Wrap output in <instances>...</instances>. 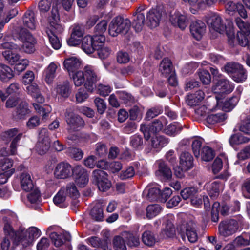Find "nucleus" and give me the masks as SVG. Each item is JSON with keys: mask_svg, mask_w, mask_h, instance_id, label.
Here are the masks:
<instances>
[{"mask_svg": "<svg viewBox=\"0 0 250 250\" xmlns=\"http://www.w3.org/2000/svg\"><path fill=\"white\" fill-rule=\"evenodd\" d=\"M59 15L56 9H52L51 15L48 19V25L46 29V33L52 47L59 49L61 46L60 41L57 34H61L64 30V27L58 23Z\"/></svg>", "mask_w": 250, "mask_h": 250, "instance_id": "nucleus-1", "label": "nucleus"}, {"mask_svg": "<svg viewBox=\"0 0 250 250\" xmlns=\"http://www.w3.org/2000/svg\"><path fill=\"white\" fill-rule=\"evenodd\" d=\"M131 26L130 21L121 16L114 18L109 25V34L115 37L120 33L125 34L129 30Z\"/></svg>", "mask_w": 250, "mask_h": 250, "instance_id": "nucleus-2", "label": "nucleus"}, {"mask_svg": "<svg viewBox=\"0 0 250 250\" xmlns=\"http://www.w3.org/2000/svg\"><path fill=\"white\" fill-rule=\"evenodd\" d=\"M167 124V119L165 117H161L154 120L150 125L141 124L140 130L144 134L145 139L148 140L152 133L162 130Z\"/></svg>", "mask_w": 250, "mask_h": 250, "instance_id": "nucleus-3", "label": "nucleus"}, {"mask_svg": "<svg viewBox=\"0 0 250 250\" xmlns=\"http://www.w3.org/2000/svg\"><path fill=\"white\" fill-rule=\"evenodd\" d=\"M85 79L84 86L86 90L92 92L96 88V83L100 79L95 68L91 65H86L84 68Z\"/></svg>", "mask_w": 250, "mask_h": 250, "instance_id": "nucleus-4", "label": "nucleus"}, {"mask_svg": "<svg viewBox=\"0 0 250 250\" xmlns=\"http://www.w3.org/2000/svg\"><path fill=\"white\" fill-rule=\"evenodd\" d=\"M92 178L101 191H107L111 187V183L107 178V173L102 170H94L92 172Z\"/></svg>", "mask_w": 250, "mask_h": 250, "instance_id": "nucleus-5", "label": "nucleus"}, {"mask_svg": "<svg viewBox=\"0 0 250 250\" xmlns=\"http://www.w3.org/2000/svg\"><path fill=\"white\" fill-rule=\"evenodd\" d=\"M22 133L20 132L17 128L8 130L3 133L2 137L3 140L11 141L10 146V151L11 155H15L17 152V143L22 136Z\"/></svg>", "mask_w": 250, "mask_h": 250, "instance_id": "nucleus-6", "label": "nucleus"}, {"mask_svg": "<svg viewBox=\"0 0 250 250\" xmlns=\"http://www.w3.org/2000/svg\"><path fill=\"white\" fill-rule=\"evenodd\" d=\"M65 121L68 125V132L79 131L85 125L83 120L78 115L67 111L65 115Z\"/></svg>", "mask_w": 250, "mask_h": 250, "instance_id": "nucleus-7", "label": "nucleus"}, {"mask_svg": "<svg viewBox=\"0 0 250 250\" xmlns=\"http://www.w3.org/2000/svg\"><path fill=\"white\" fill-rule=\"evenodd\" d=\"M41 235V231L36 227H32L28 229H21V235L20 243L23 247H26L32 245L34 239L39 237Z\"/></svg>", "mask_w": 250, "mask_h": 250, "instance_id": "nucleus-8", "label": "nucleus"}, {"mask_svg": "<svg viewBox=\"0 0 250 250\" xmlns=\"http://www.w3.org/2000/svg\"><path fill=\"white\" fill-rule=\"evenodd\" d=\"M19 39L22 42V49L27 53L34 51L35 39L26 29L22 28L19 32Z\"/></svg>", "mask_w": 250, "mask_h": 250, "instance_id": "nucleus-9", "label": "nucleus"}, {"mask_svg": "<svg viewBox=\"0 0 250 250\" xmlns=\"http://www.w3.org/2000/svg\"><path fill=\"white\" fill-rule=\"evenodd\" d=\"M238 229V223L234 219L222 222L219 225V233L225 237H229L234 234Z\"/></svg>", "mask_w": 250, "mask_h": 250, "instance_id": "nucleus-10", "label": "nucleus"}, {"mask_svg": "<svg viewBox=\"0 0 250 250\" xmlns=\"http://www.w3.org/2000/svg\"><path fill=\"white\" fill-rule=\"evenodd\" d=\"M1 47L3 49H8L10 50H5L2 52V55L11 64H14L15 63L20 60V55L18 54L13 53L11 50H18L20 47L12 42H6L1 44Z\"/></svg>", "mask_w": 250, "mask_h": 250, "instance_id": "nucleus-11", "label": "nucleus"}, {"mask_svg": "<svg viewBox=\"0 0 250 250\" xmlns=\"http://www.w3.org/2000/svg\"><path fill=\"white\" fill-rule=\"evenodd\" d=\"M50 146V141L48 130L42 128L39 132L38 141L36 146L37 150L40 154L43 155L49 149Z\"/></svg>", "mask_w": 250, "mask_h": 250, "instance_id": "nucleus-12", "label": "nucleus"}, {"mask_svg": "<svg viewBox=\"0 0 250 250\" xmlns=\"http://www.w3.org/2000/svg\"><path fill=\"white\" fill-rule=\"evenodd\" d=\"M234 88V84L226 79H222L218 81L215 85L212 87V91L215 94H229Z\"/></svg>", "mask_w": 250, "mask_h": 250, "instance_id": "nucleus-13", "label": "nucleus"}, {"mask_svg": "<svg viewBox=\"0 0 250 250\" xmlns=\"http://www.w3.org/2000/svg\"><path fill=\"white\" fill-rule=\"evenodd\" d=\"M73 170L69 163L62 162L57 165L54 174L57 179H65L71 175Z\"/></svg>", "mask_w": 250, "mask_h": 250, "instance_id": "nucleus-14", "label": "nucleus"}, {"mask_svg": "<svg viewBox=\"0 0 250 250\" xmlns=\"http://www.w3.org/2000/svg\"><path fill=\"white\" fill-rule=\"evenodd\" d=\"M73 173L77 184L83 187L88 182V176L87 170L81 166H77L73 168Z\"/></svg>", "mask_w": 250, "mask_h": 250, "instance_id": "nucleus-15", "label": "nucleus"}, {"mask_svg": "<svg viewBox=\"0 0 250 250\" xmlns=\"http://www.w3.org/2000/svg\"><path fill=\"white\" fill-rule=\"evenodd\" d=\"M207 23L211 28L220 33H223L226 28L222 18L216 14L211 15L208 20Z\"/></svg>", "mask_w": 250, "mask_h": 250, "instance_id": "nucleus-16", "label": "nucleus"}, {"mask_svg": "<svg viewBox=\"0 0 250 250\" xmlns=\"http://www.w3.org/2000/svg\"><path fill=\"white\" fill-rule=\"evenodd\" d=\"M4 224L3 226V231L5 237L9 238L14 240L17 244H20L21 235V229L18 231H15L9 222L3 219Z\"/></svg>", "mask_w": 250, "mask_h": 250, "instance_id": "nucleus-17", "label": "nucleus"}, {"mask_svg": "<svg viewBox=\"0 0 250 250\" xmlns=\"http://www.w3.org/2000/svg\"><path fill=\"white\" fill-rule=\"evenodd\" d=\"M190 32L197 40H200L206 30L205 23L201 21H193L190 26Z\"/></svg>", "mask_w": 250, "mask_h": 250, "instance_id": "nucleus-18", "label": "nucleus"}, {"mask_svg": "<svg viewBox=\"0 0 250 250\" xmlns=\"http://www.w3.org/2000/svg\"><path fill=\"white\" fill-rule=\"evenodd\" d=\"M63 64L69 76H71V73L78 71L81 66V61L77 57H72L66 59L64 61Z\"/></svg>", "mask_w": 250, "mask_h": 250, "instance_id": "nucleus-19", "label": "nucleus"}, {"mask_svg": "<svg viewBox=\"0 0 250 250\" xmlns=\"http://www.w3.org/2000/svg\"><path fill=\"white\" fill-rule=\"evenodd\" d=\"M170 21L173 25L177 26L181 30H184L188 24L187 16L179 12H175L171 15Z\"/></svg>", "mask_w": 250, "mask_h": 250, "instance_id": "nucleus-20", "label": "nucleus"}, {"mask_svg": "<svg viewBox=\"0 0 250 250\" xmlns=\"http://www.w3.org/2000/svg\"><path fill=\"white\" fill-rule=\"evenodd\" d=\"M193 157L187 151H183L179 156V165L184 169L189 170L193 167Z\"/></svg>", "mask_w": 250, "mask_h": 250, "instance_id": "nucleus-21", "label": "nucleus"}, {"mask_svg": "<svg viewBox=\"0 0 250 250\" xmlns=\"http://www.w3.org/2000/svg\"><path fill=\"white\" fill-rule=\"evenodd\" d=\"M222 185L218 181H215L206 184L208 192L210 198L214 200L219 196L222 190Z\"/></svg>", "mask_w": 250, "mask_h": 250, "instance_id": "nucleus-22", "label": "nucleus"}, {"mask_svg": "<svg viewBox=\"0 0 250 250\" xmlns=\"http://www.w3.org/2000/svg\"><path fill=\"white\" fill-rule=\"evenodd\" d=\"M20 180L21 187L23 190L29 192L33 189V183L30 175L28 172L21 173L20 177Z\"/></svg>", "mask_w": 250, "mask_h": 250, "instance_id": "nucleus-23", "label": "nucleus"}, {"mask_svg": "<svg viewBox=\"0 0 250 250\" xmlns=\"http://www.w3.org/2000/svg\"><path fill=\"white\" fill-rule=\"evenodd\" d=\"M30 113L28 104L25 102H21L13 112L12 115L15 120L21 119Z\"/></svg>", "mask_w": 250, "mask_h": 250, "instance_id": "nucleus-24", "label": "nucleus"}, {"mask_svg": "<svg viewBox=\"0 0 250 250\" xmlns=\"http://www.w3.org/2000/svg\"><path fill=\"white\" fill-rule=\"evenodd\" d=\"M161 18V13L157 10L151 9L147 14L146 19L148 20V25L151 28H155L159 24Z\"/></svg>", "mask_w": 250, "mask_h": 250, "instance_id": "nucleus-25", "label": "nucleus"}, {"mask_svg": "<svg viewBox=\"0 0 250 250\" xmlns=\"http://www.w3.org/2000/svg\"><path fill=\"white\" fill-rule=\"evenodd\" d=\"M195 224L190 221L187 223L185 226L183 225L184 228L186 229V234L188 240L191 243H195L198 239V235L195 229Z\"/></svg>", "mask_w": 250, "mask_h": 250, "instance_id": "nucleus-26", "label": "nucleus"}, {"mask_svg": "<svg viewBox=\"0 0 250 250\" xmlns=\"http://www.w3.org/2000/svg\"><path fill=\"white\" fill-rule=\"evenodd\" d=\"M173 66L172 62L167 58H164L159 65V70L162 75L165 77L168 76L172 72Z\"/></svg>", "mask_w": 250, "mask_h": 250, "instance_id": "nucleus-27", "label": "nucleus"}, {"mask_svg": "<svg viewBox=\"0 0 250 250\" xmlns=\"http://www.w3.org/2000/svg\"><path fill=\"white\" fill-rule=\"evenodd\" d=\"M158 170L156 172L158 176H163L167 179H169L172 176V171L170 168L162 160L157 161Z\"/></svg>", "mask_w": 250, "mask_h": 250, "instance_id": "nucleus-28", "label": "nucleus"}, {"mask_svg": "<svg viewBox=\"0 0 250 250\" xmlns=\"http://www.w3.org/2000/svg\"><path fill=\"white\" fill-rule=\"evenodd\" d=\"M57 68L58 64L54 62H51L44 70L45 81L47 83L50 84L52 83L56 76Z\"/></svg>", "mask_w": 250, "mask_h": 250, "instance_id": "nucleus-29", "label": "nucleus"}, {"mask_svg": "<svg viewBox=\"0 0 250 250\" xmlns=\"http://www.w3.org/2000/svg\"><path fill=\"white\" fill-rule=\"evenodd\" d=\"M50 237L56 247H60L63 244L64 241H70L71 239L70 235L67 233L58 235L56 232H51L50 234Z\"/></svg>", "mask_w": 250, "mask_h": 250, "instance_id": "nucleus-30", "label": "nucleus"}, {"mask_svg": "<svg viewBox=\"0 0 250 250\" xmlns=\"http://www.w3.org/2000/svg\"><path fill=\"white\" fill-rule=\"evenodd\" d=\"M29 94L35 98L39 103H43L45 101L44 98L41 94L40 91L36 83L32 84L26 87Z\"/></svg>", "mask_w": 250, "mask_h": 250, "instance_id": "nucleus-31", "label": "nucleus"}, {"mask_svg": "<svg viewBox=\"0 0 250 250\" xmlns=\"http://www.w3.org/2000/svg\"><path fill=\"white\" fill-rule=\"evenodd\" d=\"M23 24L31 30H34L36 27L34 13L32 11H27L23 17Z\"/></svg>", "mask_w": 250, "mask_h": 250, "instance_id": "nucleus-32", "label": "nucleus"}, {"mask_svg": "<svg viewBox=\"0 0 250 250\" xmlns=\"http://www.w3.org/2000/svg\"><path fill=\"white\" fill-rule=\"evenodd\" d=\"M241 120L239 130L244 133L250 134V111L247 113H243L241 115Z\"/></svg>", "mask_w": 250, "mask_h": 250, "instance_id": "nucleus-33", "label": "nucleus"}, {"mask_svg": "<svg viewBox=\"0 0 250 250\" xmlns=\"http://www.w3.org/2000/svg\"><path fill=\"white\" fill-rule=\"evenodd\" d=\"M95 45L92 42V36H86L82 40V47L83 50L87 54H91L95 50Z\"/></svg>", "mask_w": 250, "mask_h": 250, "instance_id": "nucleus-34", "label": "nucleus"}, {"mask_svg": "<svg viewBox=\"0 0 250 250\" xmlns=\"http://www.w3.org/2000/svg\"><path fill=\"white\" fill-rule=\"evenodd\" d=\"M146 195V198L150 201L160 200V190L156 187L149 188H146L143 192Z\"/></svg>", "mask_w": 250, "mask_h": 250, "instance_id": "nucleus-35", "label": "nucleus"}, {"mask_svg": "<svg viewBox=\"0 0 250 250\" xmlns=\"http://www.w3.org/2000/svg\"><path fill=\"white\" fill-rule=\"evenodd\" d=\"M87 240L93 247L100 248L104 250H111L105 240H102L97 237L92 236L88 238Z\"/></svg>", "mask_w": 250, "mask_h": 250, "instance_id": "nucleus-36", "label": "nucleus"}, {"mask_svg": "<svg viewBox=\"0 0 250 250\" xmlns=\"http://www.w3.org/2000/svg\"><path fill=\"white\" fill-rule=\"evenodd\" d=\"M169 141L165 137L161 135H155L151 139V145L155 148L159 149L168 144Z\"/></svg>", "mask_w": 250, "mask_h": 250, "instance_id": "nucleus-37", "label": "nucleus"}, {"mask_svg": "<svg viewBox=\"0 0 250 250\" xmlns=\"http://www.w3.org/2000/svg\"><path fill=\"white\" fill-rule=\"evenodd\" d=\"M236 91L238 92L239 95L235 96L229 98V100L226 101L224 103V108L227 111H230L233 109L239 101V95L242 92L241 88L240 87H238Z\"/></svg>", "mask_w": 250, "mask_h": 250, "instance_id": "nucleus-38", "label": "nucleus"}, {"mask_svg": "<svg viewBox=\"0 0 250 250\" xmlns=\"http://www.w3.org/2000/svg\"><path fill=\"white\" fill-rule=\"evenodd\" d=\"M68 132L67 139L76 144L82 143L84 142L86 139V134L79 131H72L71 132Z\"/></svg>", "mask_w": 250, "mask_h": 250, "instance_id": "nucleus-39", "label": "nucleus"}, {"mask_svg": "<svg viewBox=\"0 0 250 250\" xmlns=\"http://www.w3.org/2000/svg\"><path fill=\"white\" fill-rule=\"evenodd\" d=\"M161 234L163 238H171L175 236V228L173 224L169 219H167L165 227L162 230Z\"/></svg>", "mask_w": 250, "mask_h": 250, "instance_id": "nucleus-40", "label": "nucleus"}, {"mask_svg": "<svg viewBox=\"0 0 250 250\" xmlns=\"http://www.w3.org/2000/svg\"><path fill=\"white\" fill-rule=\"evenodd\" d=\"M14 76L12 69L7 65L0 64V79L2 81H7Z\"/></svg>", "mask_w": 250, "mask_h": 250, "instance_id": "nucleus-41", "label": "nucleus"}, {"mask_svg": "<svg viewBox=\"0 0 250 250\" xmlns=\"http://www.w3.org/2000/svg\"><path fill=\"white\" fill-rule=\"evenodd\" d=\"M226 118V114L224 112L211 114L208 116L206 118V121L209 124L214 125L223 122Z\"/></svg>", "mask_w": 250, "mask_h": 250, "instance_id": "nucleus-42", "label": "nucleus"}, {"mask_svg": "<svg viewBox=\"0 0 250 250\" xmlns=\"http://www.w3.org/2000/svg\"><path fill=\"white\" fill-rule=\"evenodd\" d=\"M143 139L138 134H135L130 137V146L134 149H141L143 146Z\"/></svg>", "mask_w": 250, "mask_h": 250, "instance_id": "nucleus-43", "label": "nucleus"}, {"mask_svg": "<svg viewBox=\"0 0 250 250\" xmlns=\"http://www.w3.org/2000/svg\"><path fill=\"white\" fill-rule=\"evenodd\" d=\"M162 208L158 204L148 205L146 208V217L151 219L158 215L161 211Z\"/></svg>", "mask_w": 250, "mask_h": 250, "instance_id": "nucleus-44", "label": "nucleus"}, {"mask_svg": "<svg viewBox=\"0 0 250 250\" xmlns=\"http://www.w3.org/2000/svg\"><path fill=\"white\" fill-rule=\"evenodd\" d=\"M70 76L76 86H80L85 82L84 72L83 71L78 70L72 73Z\"/></svg>", "mask_w": 250, "mask_h": 250, "instance_id": "nucleus-45", "label": "nucleus"}, {"mask_svg": "<svg viewBox=\"0 0 250 250\" xmlns=\"http://www.w3.org/2000/svg\"><path fill=\"white\" fill-rule=\"evenodd\" d=\"M56 91L57 94L63 97H67L69 95V83L66 81L59 84H58Z\"/></svg>", "mask_w": 250, "mask_h": 250, "instance_id": "nucleus-46", "label": "nucleus"}, {"mask_svg": "<svg viewBox=\"0 0 250 250\" xmlns=\"http://www.w3.org/2000/svg\"><path fill=\"white\" fill-rule=\"evenodd\" d=\"M143 242L146 245L152 247L156 243V238L153 233L150 231H145L142 235Z\"/></svg>", "mask_w": 250, "mask_h": 250, "instance_id": "nucleus-47", "label": "nucleus"}, {"mask_svg": "<svg viewBox=\"0 0 250 250\" xmlns=\"http://www.w3.org/2000/svg\"><path fill=\"white\" fill-rule=\"evenodd\" d=\"M33 106L37 113L42 116L43 119H46L52 110L51 106L48 105L42 106L37 104L33 103Z\"/></svg>", "mask_w": 250, "mask_h": 250, "instance_id": "nucleus-48", "label": "nucleus"}, {"mask_svg": "<svg viewBox=\"0 0 250 250\" xmlns=\"http://www.w3.org/2000/svg\"><path fill=\"white\" fill-rule=\"evenodd\" d=\"M145 21V17L144 13L137 14L133 20V24L136 32L141 30Z\"/></svg>", "mask_w": 250, "mask_h": 250, "instance_id": "nucleus-49", "label": "nucleus"}, {"mask_svg": "<svg viewBox=\"0 0 250 250\" xmlns=\"http://www.w3.org/2000/svg\"><path fill=\"white\" fill-rule=\"evenodd\" d=\"M64 189L62 188L57 195L54 197L53 201L55 204L61 208H63L67 206V204L65 203L66 196L64 195Z\"/></svg>", "mask_w": 250, "mask_h": 250, "instance_id": "nucleus-50", "label": "nucleus"}, {"mask_svg": "<svg viewBox=\"0 0 250 250\" xmlns=\"http://www.w3.org/2000/svg\"><path fill=\"white\" fill-rule=\"evenodd\" d=\"M66 152L69 157L76 161L81 160L83 156V151L76 147H69Z\"/></svg>", "mask_w": 250, "mask_h": 250, "instance_id": "nucleus-51", "label": "nucleus"}, {"mask_svg": "<svg viewBox=\"0 0 250 250\" xmlns=\"http://www.w3.org/2000/svg\"><path fill=\"white\" fill-rule=\"evenodd\" d=\"M247 71L241 65L239 69L236 71L235 75L232 76V79L237 83H242L247 79Z\"/></svg>", "mask_w": 250, "mask_h": 250, "instance_id": "nucleus-52", "label": "nucleus"}, {"mask_svg": "<svg viewBox=\"0 0 250 250\" xmlns=\"http://www.w3.org/2000/svg\"><path fill=\"white\" fill-rule=\"evenodd\" d=\"M201 159L204 161H209L213 159L214 153L213 150L208 146H204L201 153Z\"/></svg>", "mask_w": 250, "mask_h": 250, "instance_id": "nucleus-53", "label": "nucleus"}, {"mask_svg": "<svg viewBox=\"0 0 250 250\" xmlns=\"http://www.w3.org/2000/svg\"><path fill=\"white\" fill-rule=\"evenodd\" d=\"M241 64L235 62L227 63L224 67V71L232 78Z\"/></svg>", "mask_w": 250, "mask_h": 250, "instance_id": "nucleus-54", "label": "nucleus"}, {"mask_svg": "<svg viewBox=\"0 0 250 250\" xmlns=\"http://www.w3.org/2000/svg\"><path fill=\"white\" fill-rule=\"evenodd\" d=\"M250 139L242 135L234 134L231 135L229 142L231 146L247 143Z\"/></svg>", "mask_w": 250, "mask_h": 250, "instance_id": "nucleus-55", "label": "nucleus"}, {"mask_svg": "<svg viewBox=\"0 0 250 250\" xmlns=\"http://www.w3.org/2000/svg\"><path fill=\"white\" fill-rule=\"evenodd\" d=\"M65 194L69 196L71 198H78L80 196L77 188L73 183H70L64 188Z\"/></svg>", "mask_w": 250, "mask_h": 250, "instance_id": "nucleus-56", "label": "nucleus"}, {"mask_svg": "<svg viewBox=\"0 0 250 250\" xmlns=\"http://www.w3.org/2000/svg\"><path fill=\"white\" fill-rule=\"evenodd\" d=\"M233 243L234 246L237 247L249 245L250 243V236L246 234L239 236L233 240Z\"/></svg>", "mask_w": 250, "mask_h": 250, "instance_id": "nucleus-57", "label": "nucleus"}, {"mask_svg": "<svg viewBox=\"0 0 250 250\" xmlns=\"http://www.w3.org/2000/svg\"><path fill=\"white\" fill-rule=\"evenodd\" d=\"M181 126L178 123H174L167 126L165 129V133L169 136H175L181 131Z\"/></svg>", "mask_w": 250, "mask_h": 250, "instance_id": "nucleus-58", "label": "nucleus"}, {"mask_svg": "<svg viewBox=\"0 0 250 250\" xmlns=\"http://www.w3.org/2000/svg\"><path fill=\"white\" fill-rule=\"evenodd\" d=\"M13 166V161L9 158H4L0 162V172L8 173Z\"/></svg>", "mask_w": 250, "mask_h": 250, "instance_id": "nucleus-59", "label": "nucleus"}, {"mask_svg": "<svg viewBox=\"0 0 250 250\" xmlns=\"http://www.w3.org/2000/svg\"><path fill=\"white\" fill-rule=\"evenodd\" d=\"M113 246L115 250H126V247L124 239L120 236H116L113 239Z\"/></svg>", "mask_w": 250, "mask_h": 250, "instance_id": "nucleus-60", "label": "nucleus"}, {"mask_svg": "<svg viewBox=\"0 0 250 250\" xmlns=\"http://www.w3.org/2000/svg\"><path fill=\"white\" fill-rule=\"evenodd\" d=\"M92 42L95 45V49H99L100 47L104 46L105 40L104 35H100L94 33V35L92 37Z\"/></svg>", "mask_w": 250, "mask_h": 250, "instance_id": "nucleus-61", "label": "nucleus"}, {"mask_svg": "<svg viewBox=\"0 0 250 250\" xmlns=\"http://www.w3.org/2000/svg\"><path fill=\"white\" fill-rule=\"evenodd\" d=\"M112 88L109 85L100 83L97 87V93L102 96H108L111 92Z\"/></svg>", "mask_w": 250, "mask_h": 250, "instance_id": "nucleus-62", "label": "nucleus"}, {"mask_svg": "<svg viewBox=\"0 0 250 250\" xmlns=\"http://www.w3.org/2000/svg\"><path fill=\"white\" fill-rule=\"evenodd\" d=\"M197 193V190L194 188H187L181 191V195L182 198L186 200L189 198H192Z\"/></svg>", "mask_w": 250, "mask_h": 250, "instance_id": "nucleus-63", "label": "nucleus"}, {"mask_svg": "<svg viewBox=\"0 0 250 250\" xmlns=\"http://www.w3.org/2000/svg\"><path fill=\"white\" fill-rule=\"evenodd\" d=\"M91 214L95 220L102 221L104 217L103 209L101 207H94L91 210Z\"/></svg>", "mask_w": 250, "mask_h": 250, "instance_id": "nucleus-64", "label": "nucleus"}]
</instances>
